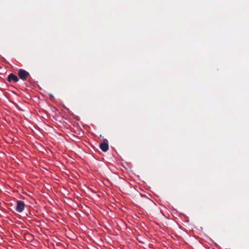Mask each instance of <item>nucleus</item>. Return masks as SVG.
Segmentation results:
<instances>
[{
	"label": "nucleus",
	"mask_w": 249,
	"mask_h": 249,
	"mask_svg": "<svg viewBox=\"0 0 249 249\" xmlns=\"http://www.w3.org/2000/svg\"><path fill=\"white\" fill-rule=\"evenodd\" d=\"M19 77L22 80H26L27 77L30 75L29 73L23 69H20L18 72Z\"/></svg>",
	"instance_id": "nucleus-1"
},
{
	"label": "nucleus",
	"mask_w": 249,
	"mask_h": 249,
	"mask_svg": "<svg viewBox=\"0 0 249 249\" xmlns=\"http://www.w3.org/2000/svg\"><path fill=\"white\" fill-rule=\"evenodd\" d=\"M25 203L23 201L18 200L17 201V206L16 210L18 213H21L23 211L25 208Z\"/></svg>",
	"instance_id": "nucleus-2"
},
{
	"label": "nucleus",
	"mask_w": 249,
	"mask_h": 249,
	"mask_svg": "<svg viewBox=\"0 0 249 249\" xmlns=\"http://www.w3.org/2000/svg\"><path fill=\"white\" fill-rule=\"evenodd\" d=\"M7 79L9 82H17L19 81L18 77L17 75L14 74L13 73H10V74H9L7 77Z\"/></svg>",
	"instance_id": "nucleus-3"
},
{
	"label": "nucleus",
	"mask_w": 249,
	"mask_h": 249,
	"mask_svg": "<svg viewBox=\"0 0 249 249\" xmlns=\"http://www.w3.org/2000/svg\"><path fill=\"white\" fill-rule=\"evenodd\" d=\"M100 148L103 152H107L109 148L108 144L107 142H102L100 144Z\"/></svg>",
	"instance_id": "nucleus-4"
}]
</instances>
